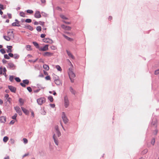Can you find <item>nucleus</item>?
Segmentation results:
<instances>
[{
    "label": "nucleus",
    "instance_id": "obj_1",
    "mask_svg": "<svg viewBox=\"0 0 159 159\" xmlns=\"http://www.w3.org/2000/svg\"><path fill=\"white\" fill-rule=\"evenodd\" d=\"M73 66H72L69 69L68 73L69 74V78L71 82L73 83L74 82V80L72 79L75 77V75L73 71Z\"/></svg>",
    "mask_w": 159,
    "mask_h": 159
},
{
    "label": "nucleus",
    "instance_id": "obj_2",
    "mask_svg": "<svg viewBox=\"0 0 159 159\" xmlns=\"http://www.w3.org/2000/svg\"><path fill=\"white\" fill-rule=\"evenodd\" d=\"M37 102L39 105H42L45 102L46 99L44 97L40 98L37 99Z\"/></svg>",
    "mask_w": 159,
    "mask_h": 159
},
{
    "label": "nucleus",
    "instance_id": "obj_3",
    "mask_svg": "<svg viewBox=\"0 0 159 159\" xmlns=\"http://www.w3.org/2000/svg\"><path fill=\"white\" fill-rule=\"evenodd\" d=\"M65 124L67 123L68 121V120L64 112H62L61 116Z\"/></svg>",
    "mask_w": 159,
    "mask_h": 159
},
{
    "label": "nucleus",
    "instance_id": "obj_4",
    "mask_svg": "<svg viewBox=\"0 0 159 159\" xmlns=\"http://www.w3.org/2000/svg\"><path fill=\"white\" fill-rule=\"evenodd\" d=\"M7 36H8L11 39H13L14 38V35L13 31L11 30H10L9 31L7 32Z\"/></svg>",
    "mask_w": 159,
    "mask_h": 159
},
{
    "label": "nucleus",
    "instance_id": "obj_5",
    "mask_svg": "<svg viewBox=\"0 0 159 159\" xmlns=\"http://www.w3.org/2000/svg\"><path fill=\"white\" fill-rule=\"evenodd\" d=\"M64 105L66 108L69 105V101L67 97L66 96L64 98Z\"/></svg>",
    "mask_w": 159,
    "mask_h": 159
},
{
    "label": "nucleus",
    "instance_id": "obj_6",
    "mask_svg": "<svg viewBox=\"0 0 159 159\" xmlns=\"http://www.w3.org/2000/svg\"><path fill=\"white\" fill-rule=\"evenodd\" d=\"M53 53L49 52H46L42 53V55L44 57H51L53 55Z\"/></svg>",
    "mask_w": 159,
    "mask_h": 159
},
{
    "label": "nucleus",
    "instance_id": "obj_7",
    "mask_svg": "<svg viewBox=\"0 0 159 159\" xmlns=\"http://www.w3.org/2000/svg\"><path fill=\"white\" fill-rule=\"evenodd\" d=\"M23 83H21L20 85L23 87H25L26 86L25 84H28L29 83V81L28 80H24L23 81Z\"/></svg>",
    "mask_w": 159,
    "mask_h": 159
},
{
    "label": "nucleus",
    "instance_id": "obj_8",
    "mask_svg": "<svg viewBox=\"0 0 159 159\" xmlns=\"http://www.w3.org/2000/svg\"><path fill=\"white\" fill-rule=\"evenodd\" d=\"M48 45H46L43 47L40 48L39 49V50L42 51H47L48 50Z\"/></svg>",
    "mask_w": 159,
    "mask_h": 159
},
{
    "label": "nucleus",
    "instance_id": "obj_9",
    "mask_svg": "<svg viewBox=\"0 0 159 159\" xmlns=\"http://www.w3.org/2000/svg\"><path fill=\"white\" fill-rule=\"evenodd\" d=\"M43 42L45 43H53V41L49 38H44L43 39Z\"/></svg>",
    "mask_w": 159,
    "mask_h": 159
},
{
    "label": "nucleus",
    "instance_id": "obj_10",
    "mask_svg": "<svg viewBox=\"0 0 159 159\" xmlns=\"http://www.w3.org/2000/svg\"><path fill=\"white\" fill-rule=\"evenodd\" d=\"M34 17L36 18H39L41 17V15L39 11H36L34 14Z\"/></svg>",
    "mask_w": 159,
    "mask_h": 159
},
{
    "label": "nucleus",
    "instance_id": "obj_11",
    "mask_svg": "<svg viewBox=\"0 0 159 159\" xmlns=\"http://www.w3.org/2000/svg\"><path fill=\"white\" fill-rule=\"evenodd\" d=\"M61 27L62 29L66 30H70L71 29V28L70 27L66 26L64 25H62Z\"/></svg>",
    "mask_w": 159,
    "mask_h": 159
},
{
    "label": "nucleus",
    "instance_id": "obj_12",
    "mask_svg": "<svg viewBox=\"0 0 159 159\" xmlns=\"http://www.w3.org/2000/svg\"><path fill=\"white\" fill-rule=\"evenodd\" d=\"M6 120V117L2 116L0 117V122L1 123H5Z\"/></svg>",
    "mask_w": 159,
    "mask_h": 159
},
{
    "label": "nucleus",
    "instance_id": "obj_13",
    "mask_svg": "<svg viewBox=\"0 0 159 159\" xmlns=\"http://www.w3.org/2000/svg\"><path fill=\"white\" fill-rule=\"evenodd\" d=\"M8 88L10 89V90L11 91L15 93L16 91V88L12 86H8Z\"/></svg>",
    "mask_w": 159,
    "mask_h": 159
},
{
    "label": "nucleus",
    "instance_id": "obj_14",
    "mask_svg": "<svg viewBox=\"0 0 159 159\" xmlns=\"http://www.w3.org/2000/svg\"><path fill=\"white\" fill-rule=\"evenodd\" d=\"M54 82L56 84L58 85H60L61 84V81L59 79H56L54 80Z\"/></svg>",
    "mask_w": 159,
    "mask_h": 159
},
{
    "label": "nucleus",
    "instance_id": "obj_15",
    "mask_svg": "<svg viewBox=\"0 0 159 159\" xmlns=\"http://www.w3.org/2000/svg\"><path fill=\"white\" fill-rule=\"evenodd\" d=\"M66 52L68 56L70 57L73 59H75L73 55L70 52L68 51V50H66Z\"/></svg>",
    "mask_w": 159,
    "mask_h": 159
},
{
    "label": "nucleus",
    "instance_id": "obj_16",
    "mask_svg": "<svg viewBox=\"0 0 159 159\" xmlns=\"http://www.w3.org/2000/svg\"><path fill=\"white\" fill-rule=\"evenodd\" d=\"M21 109L23 112L26 115H28L29 114V111L23 107H21Z\"/></svg>",
    "mask_w": 159,
    "mask_h": 159
},
{
    "label": "nucleus",
    "instance_id": "obj_17",
    "mask_svg": "<svg viewBox=\"0 0 159 159\" xmlns=\"http://www.w3.org/2000/svg\"><path fill=\"white\" fill-rule=\"evenodd\" d=\"M53 138L54 140V142L55 144L57 145H58V142L57 139H56V134H54L53 135Z\"/></svg>",
    "mask_w": 159,
    "mask_h": 159
},
{
    "label": "nucleus",
    "instance_id": "obj_18",
    "mask_svg": "<svg viewBox=\"0 0 159 159\" xmlns=\"http://www.w3.org/2000/svg\"><path fill=\"white\" fill-rule=\"evenodd\" d=\"M16 22L13 23L12 24V26H20V25L19 24V22L17 20H16Z\"/></svg>",
    "mask_w": 159,
    "mask_h": 159
},
{
    "label": "nucleus",
    "instance_id": "obj_19",
    "mask_svg": "<svg viewBox=\"0 0 159 159\" xmlns=\"http://www.w3.org/2000/svg\"><path fill=\"white\" fill-rule=\"evenodd\" d=\"M7 48H8V50L7 51V52L8 53L9 52H12V50L11 48H12V47L11 46H7Z\"/></svg>",
    "mask_w": 159,
    "mask_h": 159
},
{
    "label": "nucleus",
    "instance_id": "obj_20",
    "mask_svg": "<svg viewBox=\"0 0 159 159\" xmlns=\"http://www.w3.org/2000/svg\"><path fill=\"white\" fill-rule=\"evenodd\" d=\"M63 36L66 39H67V40H69V41H73V39H71V38H70L69 37H68L66 36V35H65V34H63Z\"/></svg>",
    "mask_w": 159,
    "mask_h": 159
},
{
    "label": "nucleus",
    "instance_id": "obj_21",
    "mask_svg": "<svg viewBox=\"0 0 159 159\" xmlns=\"http://www.w3.org/2000/svg\"><path fill=\"white\" fill-rule=\"evenodd\" d=\"M70 91L72 93L75 95V90H74L72 87H70Z\"/></svg>",
    "mask_w": 159,
    "mask_h": 159
},
{
    "label": "nucleus",
    "instance_id": "obj_22",
    "mask_svg": "<svg viewBox=\"0 0 159 159\" xmlns=\"http://www.w3.org/2000/svg\"><path fill=\"white\" fill-rule=\"evenodd\" d=\"M54 134H56V137L57 136L59 137L61 135V133L59 131H55V133Z\"/></svg>",
    "mask_w": 159,
    "mask_h": 159
},
{
    "label": "nucleus",
    "instance_id": "obj_23",
    "mask_svg": "<svg viewBox=\"0 0 159 159\" xmlns=\"http://www.w3.org/2000/svg\"><path fill=\"white\" fill-rule=\"evenodd\" d=\"M43 68L46 70H48L49 69V66L46 64H44L43 65Z\"/></svg>",
    "mask_w": 159,
    "mask_h": 159
},
{
    "label": "nucleus",
    "instance_id": "obj_24",
    "mask_svg": "<svg viewBox=\"0 0 159 159\" xmlns=\"http://www.w3.org/2000/svg\"><path fill=\"white\" fill-rule=\"evenodd\" d=\"M9 138L7 136H5L3 138V141L5 143H6L7 142V141L8 140Z\"/></svg>",
    "mask_w": 159,
    "mask_h": 159
},
{
    "label": "nucleus",
    "instance_id": "obj_25",
    "mask_svg": "<svg viewBox=\"0 0 159 159\" xmlns=\"http://www.w3.org/2000/svg\"><path fill=\"white\" fill-rule=\"evenodd\" d=\"M3 38L6 40L8 41H9L11 39L8 36H4Z\"/></svg>",
    "mask_w": 159,
    "mask_h": 159
},
{
    "label": "nucleus",
    "instance_id": "obj_26",
    "mask_svg": "<svg viewBox=\"0 0 159 159\" xmlns=\"http://www.w3.org/2000/svg\"><path fill=\"white\" fill-rule=\"evenodd\" d=\"M26 48L28 51L31 50V46L29 45L26 46Z\"/></svg>",
    "mask_w": 159,
    "mask_h": 159
},
{
    "label": "nucleus",
    "instance_id": "obj_27",
    "mask_svg": "<svg viewBox=\"0 0 159 159\" xmlns=\"http://www.w3.org/2000/svg\"><path fill=\"white\" fill-rule=\"evenodd\" d=\"M8 65L10 68H12L14 66V64L12 63H9L8 64Z\"/></svg>",
    "mask_w": 159,
    "mask_h": 159
},
{
    "label": "nucleus",
    "instance_id": "obj_28",
    "mask_svg": "<svg viewBox=\"0 0 159 159\" xmlns=\"http://www.w3.org/2000/svg\"><path fill=\"white\" fill-rule=\"evenodd\" d=\"M20 15L22 17H25V13L23 12H21L20 13Z\"/></svg>",
    "mask_w": 159,
    "mask_h": 159
},
{
    "label": "nucleus",
    "instance_id": "obj_29",
    "mask_svg": "<svg viewBox=\"0 0 159 159\" xmlns=\"http://www.w3.org/2000/svg\"><path fill=\"white\" fill-rule=\"evenodd\" d=\"M41 27L40 26H38L36 28V30L39 32L41 31Z\"/></svg>",
    "mask_w": 159,
    "mask_h": 159
},
{
    "label": "nucleus",
    "instance_id": "obj_30",
    "mask_svg": "<svg viewBox=\"0 0 159 159\" xmlns=\"http://www.w3.org/2000/svg\"><path fill=\"white\" fill-rule=\"evenodd\" d=\"M60 17L61 18L63 19L67 20L68 19L65 16H64L63 15H61Z\"/></svg>",
    "mask_w": 159,
    "mask_h": 159
},
{
    "label": "nucleus",
    "instance_id": "obj_31",
    "mask_svg": "<svg viewBox=\"0 0 159 159\" xmlns=\"http://www.w3.org/2000/svg\"><path fill=\"white\" fill-rule=\"evenodd\" d=\"M56 68L57 69L60 71H61L62 70L61 67L60 66L58 65H57L56 66Z\"/></svg>",
    "mask_w": 159,
    "mask_h": 159
},
{
    "label": "nucleus",
    "instance_id": "obj_32",
    "mask_svg": "<svg viewBox=\"0 0 159 159\" xmlns=\"http://www.w3.org/2000/svg\"><path fill=\"white\" fill-rule=\"evenodd\" d=\"M33 44L35 46H36L37 48H39V45L37 43L35 42H33Z\"/></svg>",
    "mask_w": 159,
    "mask_h": 159
},
{
    "label": "nucleus",
    "instance_id": "obj_33",
    "mask_svg": "<svg viewBox=\"0 0 159 159\" xmlns=\"http://www.w3.org/2000/svg\"><path fill=\"white\" fill-rule=\"evenodd\" d=\"M17 116V114L16 113L15 114L14 116H12V118L13 119L16 120V117Z\"/></svg>",
    "mask_w": 159,
    "mask_h": 159
},
{
    "label": "nucleus",
    "instance_id": "obj_34",
    "mask_svg": "<svg viewBox=\"0 0 159 159\" xmlns=\"http://www.w3.org/2000/svg\"><path fill=\"white\" fill-rule=\"evenodd\" d=\"M48 99L51 102H52L53 101V98L52 96H50L48 97Z\"/></svg>",
    "mask_w": 159,
    "mask_h": 159
},
{
    "label": "nucleus",
    "instance_id": "obj_35",
    "mask_svg": "<svg viewBox=\"0 0 159 159\" xmlns=\"http://www.w3.org/2000/svg\"><path fill=\"white\" fill-rule=\"evenodd\" d=\"M148 150L147 149H145L142 152V153L143 154H145L147 152Z\"/></svg>",
    "mask_w": 159,
    "mask_h": 159
},
{
    "label": "nucleus",
    "instance_id": "obj_36",
    "mask_svg": "<svg viewBox=\"0 0 159 159\" xmlns=\"http://www.w3.org/2000/svg\"><path fill=\"white\" fill-rule=\"evenodd\" d=\"M15 110L17 112H18L20 110V108L18 107H14Z\"/></svg>",
    "mask_w": 159,
    "mask_h": 159
},
{
    "label": "nucleus",
    "instance_id": "obj_37",
    "mask_svg": "<svg viewBox=\"0 0 159 159\" xmlns=\"http://www.w3.org/2000/svg\"><path fill=\"white\" fill-rule=\"evenodd\" d=\"M25 21L27 23H30L31 22L32 20L30 19H27L25 20Z\"/></svg>",
    "mask_w": 159,
    "mask_h": 159
},
{
    "label": "nucleus",
    "instance_id": "obj_38",
    "mask_svg": "<svg viewBox=\"0 0 159 159\" xmlns=\"http://www.w3.org/2000/svg\"><path fill=\"white\" fill-rule=\"evenodd\" d=\"M27 13L30 14H32L33 12V11L30 10H28L26 11Z\"/></svg>",
    "mask_w": 159,
    "mask_h": 159
},
{
    "label": "nucleus",
    "instance_id": "obj_39",
    "mask_svg": "<svg viewBox=\"0 0 159 159\" xmlns=\"http://www.w3.org/2000/svg\"><path fill=\"white\" fill-rule=\"evenodd\" d=\"M4 57L5 59H10V57L7 54H5L4 55Z\"/></svg>",
    "mask_w": 159,
    "mask_h": 159
},
{
    "label": "nucleus",
    "instance_id": "obj_40",
    "mask_svg": "<svg viewBox=\"0 0 159 159\" xmlns=\"http://www.w3.org/2000/svg\"><path fill=\"white\" fill-rule=\"evenodd\" d=\"M44 22L41 21H39V24L40 25H41L43 26L44 25Z\"/></svg>",
    "mask_w": 159,
    "mask_h": 159
},
{
    "label": "nucleus",
    "instance_id": "obj_41",
    "mask_svg": "<svg viewBox=\"0 0 159 159\" xmlns=\"http://www.w3.org/2000/svg\"><path fill=\"white\" fill-rule=\"evenodd\" d=\"M15 80L17 82H20L21 81L20 79L18 77H16Z\"/></svg>",
    "mask_w": 159,
    "mask_h": 159
},
{
    "label": "nucleus",
    "instance_id": "obj_42",
    "mask_svg": "<svg viewBox=\"0 0 159 159\" xmlns=\"http://www.w3.org/2000/svg\"><path fill=\"white\" fill-rule=\"evenodd\" d=\"M28 29L31 31H32L33 30V28L31 26L29 25L28 26Z\"/></svg>",
    "mask_w": 159,
    "mask_h": 159
},
{
    "label": "nucleus",
    "instance_id": "obj_43",
    "mask_svg": "<svg viewBox=\"0 0 159 159\" xmlns=\"http://www.w3.org/2000/svg\"><path fill=\"white\" fill-rule=\"evenodd\" d=\"M23 141L24 143H28V140L24 138L23 139Z\"/></svg>",
    "mask_w": 159,
    "mask_h": 159
},
{
    "label": "nucleus",
    "instance_id": "obj_44",
    "mask_svg": "<svg viewBox=\"0 0 159 159\" xmlns=\"http://www.w3.org/2000/svg\"><path fill=\"white\" fill-rule=\"evenodd\" d=\"M27 89L30 92H32V89L30 87H27Z\"/></svg>",
    "mask_w": 159,
    "mask_h": 159
},
{
    "label": "nucleus",
    "instance_id": "obj_45",
    "mask_svg": "<svg viewBox=\"0 0 159 159\" xmlns=\"http://www.w3.org/2000/svg\"><path fill=\"white\" fill-rule=\"evenodd\" d=\"M3 74L4 75H6V72L7 71V70L6 68L5 67H4L3 69Z\"/></svg>",
    "mask_w": 159,
    "mask_h": 159
},
{
    "label": "nucleus",
    "instance_id": "obj_46",
    "mask_svg": "<svg viewBox=\"0 0 159 159\" xmlns=\"http://www.w3.org/2000/svg\"><path fill=\"white\" fill-rule=\"evenodd\" d=\"M0 52L2 54L5 53L6 52L3 49H1L0 50Z\"/></svg>",
    "mask_w": 159,
    "mask_h": 159
},
{
    "label": "nucleus",
    "instance_id": "obj_47",
    "mask_svg": "<svg viewBox=\"0 0 159 159\" xmlns=\"http://www.w3.org/2000/svg\"><path fill=\"white\" fill-rule=\"evenodd\" d=\"M0 8L2 10H3L5 8V7H4V6L3 5L0 4Z\"/></svg>",
    "mask_w": 159,
    "mask_h": 159
},
{
    "label": "nucleus",
    "instance_id": "obj_48",
    "mask_svg": "<svg viewBox=\"0 0 159 159\" xmlns=\"http://www.w3.org/2000/svg\"><path fill=\"white\" fill-rule=\"evenodd\" d=\"M13 79L14 78L12 76H10L9 80H10L12 82L13 80Z\"/></svg>",
    "mask_w": 159,
    "mask_h": 159
},
{
    "label": "nucleus",
    "instance_id": "obj_49",
    "mask_svg": "<svg viewBox=\"0 0 159 159\" xmlns=\"http://www.w3.org/2000/svg\"><path fill=\"white\" fill-rule=\"evenodd\" d=\"M155 75H157L159 74V69L155 71Z\"/></svg>",
    "mask_w": 159,
    "mask_h": 159
},
{
    "label": "nucleus",
    "instance_id": "obj_50",
    "mask_svg": "<svg viewBox=\"0 0 159 159\" xmlns=\"http://www.w3.org/2000/svg\"><path fill=\"white\" fill-rule=\"evenodd\" d=\"M45 79L47 80H50V77L49 76H47L45 77Z\"/></svg>",
    "mask_w": 159,
    "mask_h": 159
},
{
    "label": "nucleus",
    "instance_id": "obj_51",
    "mask_svg": "<svg viewBox=\"0 0 159 159\" xmlns=\"http://www.w3.org/2000/svg\"><path fill=\"white\" fill-rule=\"evenodd\" d=\"M19 101L22 104V105H23V100L21 98H20L19 100Z\"/></svg>",
    "mask_w": 159,
    "mask_h": 159
},
{
    "label": "nucleus",
    "instance_id": "obj_52",
    "mask_svg": "<svg viewBox=\"0 0 159 159\" xmlns=\"http://www.w3.org/2000/svg\"><path fill=\"white\" fill-rule=\"evenodd\" d=\"M8 97H9V95L8 94H6L5 96V97L6 98H8V99L7 100H9V99H10V98H8Z\"/></svg>",
    "mask_w": 159,
    "mask_h": 159
},
{
    "label": "nucleus",
    "instance_id": "obj_53",
    "mask_svg": "<svg viewBox=\"0 0 159 159\" xmlns=\"http://www.w3.org/2000/svg\"><path fill=\"white\" fill-rule=\"evenodd\" d=\"M155 140L154 139H152V141H151V143L152 144V145H154V144L155 143Z\"/></svg>",
    "mask_w": 159,
    "mask_h": 159
},
{
    "label": "nucleus",
    "instance_id": "obj_54",
    "mask_svg": "<svg viewBox=\"0 0 159 159\" xmlns=\"http://www.w3.org/2000/svg\"><path fill=\"white\" fill-rule=\"evenodd\" d=\"M3 69L2 67H0V74H2V73Z\"/></svg>",
    "mask_w": 159,
    "mask_h": 159
},
{
    "label": "nucleus",
    "instance_id": "obj_55",
    "mask_svg": "<svg viewBox=\"0 0 159 159\" xmlns=\"http://www.w3.org/2000/svg\"><path fill=\"white\" fill-rule=\"evenodd\" d=\"M19 56L17 55V54H15L14 55V57L15 59H17L19 58Z\"/></svg>",
    "mask_w": 159,
    "mask_h": 159
},
{
    "label": "nucleus",
    "instance_id": "obj_56",
    "mask_svg": "<svg viewBox=\"0 0 159 159\" xmlns=\"http://www.w3.org/2000/svg\"><path fill=\"white\" fill-rule=\"evenodd\" d=\"M46 36V35L44 34H42L41 35L40 37L42 38H44Z\"/></svg>",
    "mask_w": 159,
    "mask_h": 159
},
{
    "label": "nucleus",
    "instance_id": "obj_57",
    "mask_svg": "<svg viewBox=\"0 0 159 159\" xmlns=\"http://www.w3.org/2000/svg\"><path fill=\"white\" fill-rule=\"evenodd\" d=\"M55 128V131H59L58 126L57 125L56 126Z\"/></svg>",
    "mask_w": 159,
    "mask_h": 159
},
{
    "label": "nucleus",
    "instance_id": "obj_58",
    "mask_svg": "<svg viewBox=\"0 0 159 159\" xmlns=\"http://www.w3.org/2000/svg\"><path fill=\"white\" fill-rule=\"evenodd\" d=\"M8 55H9V56H10L11 57H13V54L11 53H9L8 54Z\"/></svg>",
    "mask_w": 159,
    "mask_h": 159
},
{
    "label": "nucleus",
    "instance_id": "obj_59",
    "mask_svg": "<svg viewBox=\"0 0 159 159\" xmlns=\"http://www.w3.org/2000/svg\"><path fill=\"white\" fill-rule=\"evenodd\" d=\"M15 122V121L14 120H12L10 122V124L11 125L13 124Z\"/></svg>",
    "mask_w": 159,
    "mask_h": 159
},
{
    "label": "nucleus",
    "instance_id": "obj_60",
    "mask_svg": "<svg viewBox=\"0 0 159 159\" xmlns=\"http://www.w3.org/2000/svg\"><path fill=\"white\" fill-rule=\"evenodd\" d=\"M51 48L52 50H55L56 47L54 46H52L51 47Z\"/></svg>",
    "mask_w": 159,
    "mask_h": 159
},
{
    "label": "nucleus",
    "instance_id": "obj_61",
    "mask_svg": "<svg viewBox=\"0 0 159 159\" xmlns=\"http://www.w3.org/2000/svg\"><path fill=\"white\" fill-rule=\"evenodd\" d=\"M40 90V89H37V90H34V93H38V92H39V91Z\"/></svg>",
    "mask_w": 159,
    "mask_h": 159
},
{
    "label": "nucleus",
    "instance_id": "obj_62",
    "mask_svg": "<svg viewBox=\"0 0 159 159\" xmlns=\"http://www.w3.org/2000/svg\"><path fill=\"white\" fill-rule=\"evenodd\" d=\"M31 115H32V116L33 117H34V112L32 111H31Z\"/></svg>",
    "mask_w": 159,
    "mask_h": 159
},
{
    "label": "nucleus",
    "instance_id": "obj_63",
    "mask_svg": "<svg viewBox=\"0 0 159 159\" xmlns=\"http://www.w3.org/2000/svg\"><path fill=\"white\" fill-rule=\"evenodd\" d=\"M34 25H38L39 24V22H38L37 21H35L34 22Z\"/></svg>",
    "mask_w": 159,
    "mask_h": 159
},
{
    "label": "nucleus",
    "instance_id": "obj_64",
    "mask_svg": "<svg viewBox=\"0 0 159 159\" xmlns=\"http://www.w3.org/2000/svg\"><path fill=\"white\" fill-rule=\"evenodd\" d=\"M40 0L42 3H44L46 2L45 0Z\"/></svg>",
    "mask_w": 159,
    "mask_h": 159
}]
</instances>
